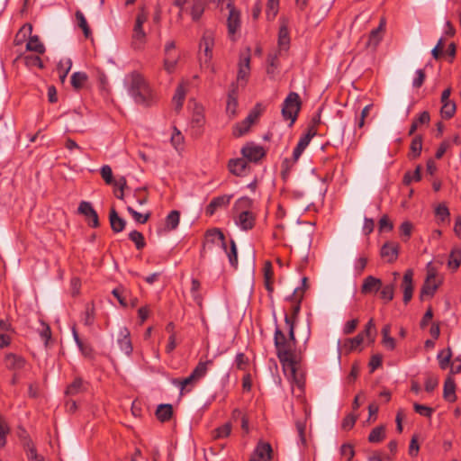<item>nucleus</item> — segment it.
<instances>
[{
  "mask_svg": "<svg viewBox=\"0 0 461 461\" xmlns=\"http://www.w3.org/2000/svg\"><path fill=\"white\" fill-rule=\"evenodd\" d=\"M430 117L427 111L422 112L419 117L414 120L410 127L409 135H412L420 124H428Z\"/></svg>",
  "mask_w": 461,
  "mask_h": 461,
  "instance_id": "nucleus-36",
  "label": "nucleus"
},
{
  "mask_svg": "<svg viewBox=\"0 0 461 461\" xmlns=\"http://www.w3.org/2000/svg\"><path fill=\"white\" fill-rule=\"evenodd\" d=\"M129 95L138 104L150 106L156 101V94L145 77L137 71L126 77Z\"/></svg>",
  "mask_w": 461,
  "mask_h": 461,
  "instance_id": "nucleus-2",
  "label": "nucleus"
},
{
  "mask_svg": "<svg viewBox=\"0 0 461 461\" xmlns=\"http://www.w3.org/2000/svg\"><path fill=\"white\" fill-rule=\"evenodd\" d=\"M232 198L231 194L214 197L206 207V214L212 215L217 209L227 206Z\"/></svg>",
  "mask_w": 461,
  "mask_h": 461,
  "instance_id": "nucleus-17",
  "label": "nucleus"
},
{
  "mask_svg": "<svg viewBox=\"0 0 461 461\" xmlns=\"http://www.w3.org/2000/svg\"><path fill=\"white\" fill-rule=\"evenodd\" d=\"M86 390V387L84 381L81 378L77 377L68 385L66 389V394L68 396H75L85 392Z\"/></svg>",
  "mask_w": 461,
  "mask_h": 461,
  "instance_id": "nucleus-24",
  "label": "nucleus"
},
{
  "mask_svg": "<svg viewBox=\"0 0 461 461\" xmlns=\"http://www.w3.org/2000/svg\"><path fill=\"white\" fill-rule=\"evenodd\" d=\"M117 342L121 350L127 356L131 354L133 348L130 339V331L126 327H122L120 329Z\"/></svg>",
  "mask_w": 461,
  "mask_h": 461,
  "instance_id": "nucleus-16",
  "label": "nucleus"
},
{
  "mask_svg": "<svg viewBox=\"0 0 461 461\" xmlns=\"http://www.w3.org/2000/svg\"><path fill=\"white\" fill-rule=\"evenodd\" d=\"M206 241L209 243L219 242L226 249L225 238L223 233L218 229L209 230L206 232Z\"/></svg>",
  "mask_w": 461,
  "mask_h": 461,
  "instance_id": "nucleus-27",
  "label": "nucleus"
},
{
  "mask_svg": "<svg viewBox=\"0 0 461 461\" xmlns=\"http://www.w3.org/2000/svg\"><path fill=\"white\" fill-rule=\"evenodd\" d=\"M87 78V75L85 72H75L71 76V85L75 89H80L83 87Z\"/></svg>",
  "mask_w": 461,
  "mask_h": 461,
  "instance_id": "nucleus-40",
  "label": "nucleus"
},
{
  "mask_svg": "<svg viewBox=\"0 0 461 461\" xmlns=\"http://www.w3.org/2000/svg\"><path fill=\"white\" fill-rule=\"evenodd\" d=\"M451 357L452 353L450 348H447L446 352L441 351L438 353V359L441 369H446L448 366Z\"/></svg>",
  "mask_w": 461,
  "mask_h": 461,
  "instance_id": "nucleus-53",
  "label": "nucleus"
},
{
  "mask_svg": "<svg viewBox=\"0 0 461 461\" xmlns=\"http://www.w3.org/2000/svg\"><path fill=\"white\" fill-rule=\"evenodd\" d=\"M248 163L245 158H232L228 163L230 172L237 176H241L245 174Z\"/></svg>",
  "mask_w": 461,
  "mask_h": 461,
  "instance_id": "nucleus-20",
  "label": "nucleus"
},
{
  "mask_svg": "<svg viewBox=\"0 0 461 461\" xmlns=\"http://www.w3.org/2000/svg\"><path fill=\"white\" fill-rule=\"evenodd\" d=\"M127 211L138 223L141 224L145 223L150 216L149 212L146 214H141L140 212L135 211L131 206H128Z\"/></svg>",
  "mask_w": 461,
  "mask_h": 461,
  "instance_id": "nucleus-56",
  "label": "nucleus"
},
{
  "mask_svg": "<svg viewBox=\"0 0 461 461\" xmlns=\"http://www.w3.org/2000/svg\"><path fill=\"white\" fill-rule=\"evenodd\" d=\"M413 270L407 269L403 275L401 288L403 293V303L407 304L412 298L413 294Z\"/></svg>",
  "mask_w": 461,
  "mask_h": 461,
  "instance_id": "nucleus-12",
  "label": "nucleus"
},
{
  "mask_svg": "<svg viewBox=\"0 0 461 461\" xmlns=\"http://www.w3.org/2000/svg\"><path fill=\"white\" fill-rule=\"evenodd\" d=\"M253 201L249 197H241L240 198L234 206V209L237 211V212H240L242 210H249L252 207Z\"/></svg>",
  "mask_w": 461,
  "mask_h": 461,
  "instance_id": "nucleus-54",
  "label": "nucleus"
},
{
  "mask_svg": "<svg viewBox=\"0 0 461 461\" xmlns=\"http://www.w3.org/2000/svg\"><path fill=\"white\" fill-rule=\"evenodd\" d=\"M95 321V306L93 303H87L86 305L84 317H83V322L86 326L93 325Z\"/></svg>",
  "mask_w": 461,
  "mask_h": 461,
  "instance_id": "nucleus-47",
  "label": "nucleus"
},
{
  "mask_svg": "<svg viewBox=\"0 0 461 461\" xmlns=\"http://www.w3.org/2000/svg\"><path fill=\"white\" fill-rule=\"evenodd\" d=\"M190 14L194 21H198L204 12V3L203 0H192Z\"/></svg>",
  "mask_w": 461,
  "mask_h": 461,
  "instance_id": "nucleus-32",
  "label": "nucleus"
},
{
  "mask_svg": "<svg viewBox=\"0 0 461 461\" xmlns=\"http://www.w3.org/2000/svg\"><path fill=\"white\" fill-rule=\"evenodd\" d=\"M415 77L412 81V86L414 88H420L424 81H425V78H426V74H425V71L424 69H417L415 71Z\"/></svg>",
  "mask_w": 461,
  "mask_h": 461,
  "instance_id": "nucleus-62",
  "label": "nucleus"
},
{
  "mask_svg": "<svg viewBox=\"0 0 461 461\" xmlns=\"http://www.w3.org/2000/svg\"><path fill=\"white\" fill-rule=\"evenodd\" d=\"M180 221V212L176 210L171 211L166 217L165 229L167 231L174 230L177 228Z\"/></svg>",
  "mask_w": 461,
  "mask_h": 461,
  "instance_id": "nucleus-28",
  "label": "nucleus"
},
{
  "mask_svg": "<svg viewBox=\"0 0 461 461\" xmlns=\"http://www.w3.org/2000/svg\"><path fill=\"white\" fill-rule=\"evenodd\" d=\"M235 223L242 230H249L254 228L256 222V215L249 210H242L237 212Z\"/></svg>",
  "mask_w": 461,
  "mask_h": 461,
  "instance_id": "nucleus-7",
  "label": "nucleus"
},
{
  "mask_svg": "<svg viewBox=\"0 0 461 461\" xmlns=\"http://www.w3.org/2000/svg\"><path fill=\"white\" fill-rule=\"evenodd\" d=\"M101 176L107 185L113 183V171L110 166L104 165L101 167Z\"/></svg>",
  "mask_w": 461,
  "mask_h": 461,
  "instance_id": "nucleus-61",
  "label": "nucleus"
},
{
  "mask_svg": "<svg viewBox=\"0 0 461 461\" xmlns=\"http://www.w3.org/2000/svg\"><path fill=\"white\" fill-rule=\"evenodd\" d=\"M230 264L236 268L238 267L237 248L234 240L230 241V250L228 252Z\"/></svg>",
  "mask_w": 461,
  "mask_h": 461,
  "instance_id": "nucleus-59",
  "label": "nucleus"
},
{
  "mask_svg": "<svg viewBox=\"0 0 461 461\" xmlns=\"http://www.w3.org/2000/svg\"><path fill=\"white\" fill-rule=\"evenodd\" d=\"M32 32V27L30 24L23 25L19 32L16 33L14 38V44L20 45L23 42L27 35H31Z\"/></svg>",
  "mask_w": 461,
  "mask_h": 461,
  "instance_id": "nucleus-43",
  "label": "nucleus"
},
{
  "mask_svg": "<svg viewBox=\"0 0 461 461\" xmlns=\"http://www.w3.org/2000/svg\"><path fill=\"white\" fill-rule=\"evenodd\" d=\"M215 44V33L212 30H205L199 43V60L202 67L209 68L212 59V50Z\"/></svg>",
  "mask_w": 461,
  "mask_h": 461,
  "instance_id": "nucleus-3",
  "label": "nucleus"
},
{
  "mask_svg": "<svg viewBox=\"0 0 461 461\" xmlns=\"http://www.w3.org/2000/svg\"><path fill=\"white\" fill-rule=\"evenodd\" d=\"M300 109L301 100L299 95L295 92H291L283 104L282 114L284 119L290 120V124H293L297 118Z\"/></svg>",
  "mask_w": 461,
  "mask_h": 461,
  "instance_id": "nucleus-4",
  "label": "nucleus"
},
{
  "mask_svg": "<svg viewBox=\"0 0 461 461\" xmlns=\"http://www.w3.org/2000/svg\"><path fill=\"white\" fill-rule=\"evenodd\" d=\"M72 68V61L70 59H65L59 62L58 64V72L62 83L65 82L68 74L69 73Z\"/></svg>",
  "mask_w": 461,
  "mask_h": 461,
  "instance_id": "nucleus-34",
  "label": "nucleus"
},
{
  "mask_svg": "<svg viewBox=\"0 0 461 461\" xmlns=\"http://www.w3.org/2000/svg\"><path fill=\"white\" fill-rule=\"evenodd\" d=\"M204 123L205 117L203 113V108L201 105L195 104L193 110L190 124L192 128L196 129V133L200 135L202 133V129Z\"/></svg>",
  "mask_w": 461,
  "mask_h": 461,
  "instance_id": "nucleus-15",
  "label": "nucleus"
},
{
  "mask_svg": "<svg viewBox=\"0 0 461 461\" xmlns=\"http://www.w3.org/2000/svg\"><path fill=\"white\" fill-rule=\"evenodd\" d=\"M5 362L10 369H21L24 366V359L14 354L6 355Z\"/></svg>",
  "mask_w": 461,
  "mask_h": 461,
  "instance_id": "nucleus-31",
  "label": "nucleus"
},
{
  "mask_svg": "<svg viewBox=\"0 0 461 461\" xmlns=\"http://www.w3.org/2000/svg\"><path fill=\"white\" fill-rule=\"evenodd\" d=\"M399 245L395 242H387L381 249V256L389 263L394 262L398 258Z\"/></svg>",
  "mask_w": 461,
  "mask_h": 461,
  "instance_id": "nucleus-18",
  "label": "nucleus"
},
{
  "mask_svg": "<svg viewBox=\"0 0 461 461\" xmlns=\"http://www.w3.org/2000/svg\"><path fill=\"white\" fill-rule=\"evenodd\" d=\"M413 408L417 413L427 418H429L433 413L432 408L420 403H414Z\"/></svg>",
  "mask_w": 461,
  "mask_h": 461,
  "instance_id": "nucleus-60",
  "label": "nucleus"
},
{
  "mask_svg": "<svg viewBox=\"0 0 461 461\" xmlns=\"http://www.w3.org/2000/svg\"><path fill=\"white\" fill-rule=\"evenodd\" d=\"M438 284L436 281V273L433 269H429L427 277L420 290V300L425 297H431L438 289Z\"/></svg>",
  "mask_w": 461,
  "mask_h": 461,
  "instance_id": "nucleus-8",
  "label": "nucleus"
},
{
  "mask_svg": "<svg viewBox=\"0 0 461 461\" xmlns=\"http://www.w3.org/2000/svg\"><path fill=\"white\" fill-rule=\"evenodd\" d=\"M280 28L278 32L279 51L287 50L290 45V36L288 31V21L285 17L280 19Z\"/></svg>",
  "mask_w": 461,
  "mask_h": 461,
  "instance_id": "nucleus-13",
  "label": "nucleus"
},
{
  "mask_svg": "<svg viewBox=\"0 0 461 461\" xmlns=\"http://www.w3.org/2000/svg\"><path fill=\"white\" fill-rule=\"evenodd\" d=\"M78 212L83 214L86 218L88 216H95V209L90 203L86 201L79 203Z\"/></svg>",
  "mask_w": 461,
  "mask_h": 461,
  "instance_id": "nucleus-55",
  "label": "nucleus"
},
{
  "mask_svg": "<svg viewBox=\"0 0 461 461\" xmlns=\"http://www.w3.org/2000/svg\"><path fill=\"white\" fill-rule=\"evenodd\" d=\"M19 58L23 59L24 65L29 68H38L42 69L44 68L43 62L38 54H21Z\"/></svg>",
  "mask_w": 461,
  "mask_h": 461,
  "instance_id": "nucleus-25",
  "label": "nucleus"
},
{
  "mask_svg": "<svg viewBox=\"0 0 461 461\" xmlns=\"http://www.w3.org/2000/svg\"><path fill=\"white\" fill-rule=\"evenodd\" d=\"M231 425L230 423H225L224 425L217 428L214 430V438H226L230 434Z\"/></svg>",
  "mask_w": 461,
  "mask_h": 461,
  "instance_id": "nucleus-58",
  "label": "nucleus"
},
{
  "mask_svg": "<svg viewBox=\"0 0 461 461\" xmlns=\"http://www.w3.org/2000/svg\"><path fill=\"white\" fill-rule=\"evenodd\" d=\"M212 365V360H207L204 362L200 361L197 364V366H195V368L193 370L191 375L196 381H199L201 378H203L206 375V373L208 371V367L211 366Z\"/></svg>",
  "mask_w": 461,
  "mask_h": 461,
  "instance_id": "nucleus-30",
  "label": "nucleus"
},
{
  "mask_svg": "<svg viewBox=\"0 0 461 461\" xmlns=\"http://www.w3.org/2000/svg\"><path fill=\"white\" fill-rule=\"evenodd\" d=\"M364 340V333H359L356 337L352 339H348L344 342V348H348L349 351H352L358 348Z\"/></svg>",
  "mask_w": 461,
  "mask_h": 461,
  "instance_id": "nucleus-42",
  "label": "nucleus"
},
{
  "mask_svg": "<svg viewBox=\"0 0 461 461\" xmlns=\"http://www.w3.org/2000/svg\"><path fill=\"white\" fill-rule=\"evenodd\" d=\"M227 8L229 9L227 19L228 33L231 36L234 35L240 27V14L230 1L227 3Z\"/></svg>",
  "mask_w": 461,
  "mask_h": 461,
  "instance_id": "nucleus-9",
  "label": "nucleus"
},
{
  "mask_svg": "<svg viewBox=\"0 0 461 461\" xmlns=\"http://www.w3.org/2000/svg\"><path fill=\"white\" fill-rule=\"evenodd\" d=\"M130 240L135 243L138 249H141L145 246L144 237L141 232L138 230H132L129 234Z\"/></svg>",
  "mask_w": 461,
  "mask_h": 461,
  "instance_id": "nucleus-52",
  "label": "nucleus"
},
{
  "mask_svg": "<svg viewBox=\"0 0 461 461\" xmlns=\"http://www.w3.org/2000/svg\"><path fill=\"white\" fill-rule=\"evenodd\" d=\"M443 397L449 402H454L456 400V384L453 377L448 376L444 383Z\"/></svg>",
  "mask_w": 461,
  "mask_h": 461,
  "instance_id": "nucleus-22",
  "label": "nucleus"
},
{
  "mask_svg": "<svg viewBox=\"0 0 461 461\" xmlns=\"http://www.w3.org/2000/svg\"><path fill=\"white\" fill-rule=\"evenodd\" d=\"M440 113L444 119L452 118L456 113V104L454 102L443 103Z\"/></svg>",
  "mask_w": 461,
  "mask_h": 461,
  "instance_id": "nucleus-48",
  "label": "nucleus"
},
{
  "mask_svg": "<svg viewBox=\"0 0 461 461\" xmlns=\"http://www.w3.org/2000/svg\"><path fill=\"white\" fill-rule=\"evenodd\" d=\"M250 50L247 49L245 52L240 55L239 70L237 75L238 81L247 82L250 73Z\"/></svg>",
  "mask_w": 461,
  "mask_h": 461,
  "instance_id": "nucleus-10",
  "label": "nucleus"
},
{
  "mask_svg": "<svg viewBox=\"0 0 461 461\" xmlns=\"http://www.w3.org/2000/svg\"><path fill=\"white\" fill-rule=\"evenodd\" d=\"M109 218L112 230L114 232H121L123 230L126 222L122 218L119 217L118 213L114 209L111 210Z\"/></svg>",
  "mask_w": 461,
  "mask_h": 461,
  "instance_id": "nucleus-26",
  "label": "nucleus"
},
{
  "mask_svg": "<svg viewBox=\"0 0 461 461\" xmlns=\"http://www.w3.org/2000/svg\"><path fill=\"white\" fill-rule=\"evenodd\" d=\"M259 114L260 113L257 107L251 110L245 120L235 124L233 127V135L235 137H241L246 134L250 127L258 121Z\"/></svg>",
  "mask_w": 461,
  "mask_h": 461,
  "instance_id": "nucleus-6",
  "label": "nucleus"
},
{
  "mask_svg": "<svg viewBox=\"0 0 461 461\" xmlns=\"http://www.w3.org/2000/svg\"><path fill=\"white\" fill-rule=\"evenodd\" d=\"M356 420H357V416H355L353 414H348V416H346L344 418V420L342 421V424H341L342 429L345 430L351 429L354 427Z\"/></svg>",
  "mask_w": 461,
  "mask_h": 461,
  "instance_id": "nucleus-64",
  "label": "nucleus"
},
{
  "mask_svg": "<svg viewBox=\"0 0 461 461\" xmlns=\"http://www.w3.org/2000/svg\"><path fill=\"white\" fill-rule=\"evenodd\" d=\"M268 66L267 68V73L268 75H275L276 70L278 67V55L277 53H271L267 57Z\"/></svg>",
  "mask_w": 461,
  "mask_h": 461,
  "instance_id": "nucleus-51",
  "label": "nucleus"
},
{
  "mask_svg": "<svg viewBox=\"0 0 461 461\" xmlns=\"http://www.w3.org/2000/svg\"><path fill=\"white\" fill-rule=\"evenodd\" d=\"M461 265V249H455L451 251L448 260V267L456 270Z\"/></svg>",
  "mask_w": 461,
  "mask_h": 461,
  "instance_id": "nucleus-44",
  "label": "nucleus"
},
{
  "mask_svg": "<svg viewBox=\"0 0 461 461\" xmlns=\"http://www.w3.org/2000/svg\"><path fill=\"white\" fill-rule=\"evenodd\" d=\"M285 322L288 327V337L276 327L274 334V343L277 357L283 366L284 371L293 378H295L299 357L295 351L297 340L294 335V320L286 314L285 316Z\"/></svg>",
  "mask_w": 461,
  "mask_h": 461,
  "instance_id": "nucleus-1",
  "label": "nucleus"
},
{
  "mask_svg": "<svg viewBox=\"0 0 461 461\" xmlns=\"http://www.w3.org/2000/svg\"><path fill=\"white\" fill-rule=\"evenodd\" d=\"M25 49L27 51L35 52L38 55H41L46 51L44 44L37 35H30Z\"/></svg>",
  "mask_w": 461,
  "mask_h": 461,
  "instance_id": "nucleus-21",
  "label": "nucleus"
},
{
  "mask_svg": "<svg viewBox=\"0 0 461 461\" xmlns=\"http://www.w3.org/2000/svg\"><path fill=\"white\" fill-rule=\"evenodd\" d=\"M271 455V445L265 442H259L250 457V461H269Z\"/></svg>",
  "mask_w": 461,
  "mask_h": 461,
  "instance_id": "nucleus-14",
  "label": "nucleus"
},
{
  "mask_svg": "<svg viewBox=\"0 0 461 461\" xmlns=\"http://www.w3.org/2000/svg\"><path fill=\"white\" fill-rule=\"evenodd\" d=\"M421 167L418 166L413 172L408 171L405 173L403 176V183L405 185H410L412 181H420L421 178L420 175Z\"/></svg>",
  "mask_w": 461,
  "mask_h": 461,
  "instance_id": "nucleus-50",
  "label": "nucleus"
},
{
  "mask_svg": "<svg viewBox=\"0 0 461 461\" xmlns=\"http://www.w3.org/2000/svg\"><path fill=\"white\" fill-rule=\"evenodd\" d=\"M184 136L183 134L176 129L174 128V132L171 136V143L176 149H179L182 148L184 144Z\"/></svg>",
  "mask_w": 461,
  "mask_h": 461,
  "instance_id": "nucleus-57",
  "label": "nucleus"
},
{
  "mask_svg": "<svg viewBox=\"0 0 461 461\" xmlns=\"http://www.w3.org/2000/svg\"><path fill=\"white\" fill-rule=\"evenodd\" d=\"M173 414L172 406L170 404H160L156 411L158 420L162 422L167 421Z\"/></svg>",
  "mask_w": 461,
  "mask_h": 461,
  "instance_id": "nucleus-33",
  "label": "nucleus"
},
{
  "mask_svg": "<svg viewBox=\"0 0 461 461\" xmlns=\"http://www.w3.org/2000/svg\"><path fill=\"white\" fill-rule=\"evenodd\" d=\"M422 149V138L420 135H418L413 138L410 147V157L411 158H416L420 155Z\"/></svg>",
  "mask_w": 461,
  "mask_h": 461,
  "instance_id": "nucleus-38",
  "label": "nucleus"
},
{
  "mask_svg": "<svg viewBox=\"0 0 461 461\" xmlns=\"http://www.w3.org/2000/svg\"><path fill=\"white\" fill-rule=\"evenodd\" d=\"M384 26H385V22H384V20H382L379 26L376 29H374L371 31V32L369 34V39L367 41L368 46L376 47L378 45V43L382 40L381 32L384 31Z\"/></svg>",
  "mask_w": 461,
  "mask_h": 461,
  "instance_id": "nucleus-29",
  "label": "nucleus"
},
{
  "mask_svg": "<svg viewBox=\"0 0 461 461\" xmlns=\"http://www.w3.org/2000/svg\"><path fill=\"white\" fill-rule=\"evenodd\" d=\"M385 438V427L381 425L374 428L369 436L368 441L371 443H379Z\"/></svg>",
  "mask_w": 461,
  "mask_h": 461,
  "instance_id": "nucleus-35",
  "label": "nucleus"
},
{
  "mask_svg": "<svg viewBox=\"0 0 461 461\" xmlns=\"http://www.w3.org/2000/svg\"><path fill=\"white\" fill-rule=\"evenodd\" d=\"M394 296V284H389L381 287L380 297L385 303L391 302Z\"/></svg>",
  "mask_w": 461,
  "mask_h": 461,
  "instance_id": "nucleus-45",
  "label": "nucleus"
},
{
  "mask_svg": "<svg viewBox=\"0 0 461 461\" xmlns=\"http://www.w3.org/2000/svg\"><path fill=\"white\" fill-rule=\"evenodd\" d=\"M78 26L82 29L84 35L88 38L91 35V30L87 24L86 19L83 13L77 10L75 14Z\"/></svg>",
  "mask_w": 461,
  "mask_h": 461,
  "instance_id": "nucleus-41",
  "label": "nucleus"
},
{
  "mask_svg": "<svg viewBox=\"0 0 461 461\" xmlns=\"http://www.w3.org/2000/svg\"><path fill=\"white\" fill-rule=\"evenodd\" d=\"M197 381L193 377L192 375H190L188 377L184 378L182 380L180 379H173L172 384L178 387L180 389L181 394L183 393L184 390L186 388L187 385L194 384Z\"/></svg>",
  "mask_w": 461,
  "mask_h": 461,
  "instance_id": "nucleus-49",
  "label": "nucleus"
},
{
  "mask_svg": "<svg viewBox=\"0 0 461 461\" xmlns=\"http://www.w3.org/2000/svg\"><path fill=\"white\" fill-rule=\"evenodd\" d=\"M238 108V95L235 88L230 91L228 95V100L226 104V113L228 116L232 119L237 114Z\"/></svg>",
  "mask_w": 461,
  "mask_h": 461,
  "instance_id": "nucleus-23",
  "label": "nucleus"
},
{
  "mask_svg": "<svg viewBox=\"0 0 461 461\" xmlns=\"http://www.w3.org/2000/svg\"><path fill=\"white\" fill-rule=\"evenodd\" d=\"M382 287V281L373 276H368L365 280L361 287L363 294L376 293Z\"/></svg>",
  "mask_w": 461,
  "mask_h": 461,
  "instance_id": "nucleus-19",
  "label": "nucleus"
},
{
  "mask_svg": "<svg viewBox=\"0 0 461 461\" xmlns=\"http://www.w3.org/2000/svg\"><path fill=\"white\" fill-rule=\"evenodd\" d=\"M185 97V91L184 86H178L172 99V103L175 105V109L176 111H179L182 108Z\"/></svg>",
  "mask_w": 461,
  "mask_h": 461,
  "instance_id": "nucleus-39",
  "label": "nucleus"
},
{
  "mask_svg": "<svg viewBox=\"0 0 461 461\" xmlns=\"http://www.w3.org/2000/svg\"><path fill=\"white\" fill-rule=\"evenodd\" d=\"M438 377H436L434 375H429L426 377V380H425V390L428 393H430V392L434 391L435 388L438 386Z\"/></svg>",
  "mask_w": 461,
  "mask_h": 461,
  "instance_id": "nucleus-63",
  "label": "nucleus"
},
{
  "mask_svg": "<svg viewBox=\"0 0 461 461\" xmlns=\"http://www.w3.org/2000/svg\"><path fill=\"white\" fill-rule=\"evenodd\" d=\"M147 20L148 13L144 8H141L136 16L132 32V44L136 49L142 48L146 41V33L143 30V24L147 22Z\"/></svg>",
  "mask_w": 461,
  "mask_h": 461,
  "instance_id": "nucleus-5",
  "label": "nucleus"
},
{
  "mask_svg": "<svg viewBox=\"0 0 461 461\" xmlns=\"http://www.w3.org/2000/svg\"><path fill=\"white\" fill-rule=\"evenodd\" d=\"M241 154L249 161L258 162L266 155L264 148L254 143H248L241 149Z\"/></svg>",
  "mask_w": 461,
  "mask_h": 461,
  "instance_id": "nucleus-11",
  "label": "nucleus"
},
{
  "mask_svg": "<svg viewBox=\"0 0 461 461\" xmlns=\"http://www.w3.org/2000/svg\"><path fill=\"white\" fill-rule=\"evenodd\" d=\"M279 9V0H267L266 14L268 20L276 16Z\"/></svg>",
  "mask_w": 461,
  "mask_h": 461,
  "instance_id": "nucleus-46",
  "label": "nucleus"
},
{
  "mask_svg": "<svg viewBox=\"0 0 461 461\" xmlns=\"http://www.w3.org/2000/svg\"><path fill=\"white\" fill-rule=\"evenodd\" d=\"M179 58H180L179 54L165 56V59H164V69L168 74H172L175 71L176 67V65L178 63Z\"/></svg>",
  "mask_w": 461,
  "mask_h": 461,
  "instance_id": "nucleus-37",
  "label": "nucleus"
}]
</instances>
